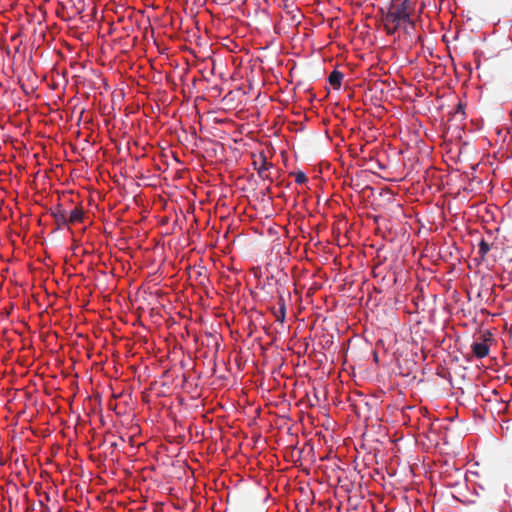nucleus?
<instances>
[{
    "label": "nucleus",
    "mask_w": 512,
    "mask_h": 512,
    "mask_svg": "<svg viewBox=\"0 0 512 512\" xmlns=\"http://www.w3.org/2000/svg\"><path fill=\"white\" fill-rule=\"evenodd\" d=\"M252 166L257 171L260 178L270 179L268 171L272 167V163L267 160V157L263 152L258 155H252Z\"/></svg>",
    "instance_id": "f03ea898"
},
{
    "label": "nucleus",
    "mask_w": 512,
    "mask_h": 512,
    "mask_svg": "<svg viewBox=\"0 0 512 512\" xmlns=\"http://www.w3.org/2000/svg\"><path fill=\"white\" fill-rule=\"evenodd\" d=\"M411 9V0H393L386 13L381 10L384 30L388 35H393L402 26L406 32H408V26L414 27L410 17Z\"/></svg>",
    "instance_id": "f257e3e1"
},
{
    "label": "nucleus",
    "mask_w": 512,
    "mask_h": 512,
    "mask_svg": "<svg viewBox=\"0 0 512 512\" xmlns=\"http://www.w3.org/2000/svg\"><path fill=\"white\" fill-rule=\"evenodd\" d=\"M291 174L295 177V182L297 184H304L308 180L307 176L302 171L293 172Z\"/></svg>",
    "instance_id": "9d476101"
},
{
    "label": "nucleus",
    "mask_w": 512,
    "mask_h": 512,
    "mask_svg": "<svg viewBox=\"0 0 512 512\" xmlns=\"http://www.w3.org/2000/svg\"><path fill=\"white\" fill-rule=\"evenodd\" d=\"M279 307L278 309L273 308L272 312L276 318V321L283 323L286 317V305L282 295L279 296Z\"/></svg>",
    "instance_id": "423d86ee"
},
{
    "label": "nucleus",
    "mask_w": 512,
    "mask_h": 512,
    "mask_svg": "<svg viewBox=\"0 0 512 512\" xmlns=\"http://www.w3.org/2000/svg\"><path fill=\"white\" fill-rule=\"evenodd\" d=\"M492 244H490L486 239L482 238L478 243V255L479 258L484 261L488 252L491 250Z\"/></svg>",
    "instance_id": "1a4fd4ad"
},
{
    "label": "nucleus",
    "mask_w": 512,
    "mask_h": 512,
    "mask_svg": "<svg viewBox=\"0 0 512 512\" xmlns=\"http://www.w3.org/2000/svg\"><path fill=\"white\" fill-rule=\"evenodd\" d=\"M61 7L66 10L69 18L77 17L84 12L85 2L84 0H63Z\"/></svg>",
    "instance_id": "7ed1b4c3"
},
{
    "label": "nucleus",
    "mask_w": 512,
    "mask_h": 512,
    "mask_svg": "<svg viewBox=\"0 0 512 512\" xmlns=\"http://www.w3.org/2000/svg\"><path fill=\"white\" fill-rule=\"evenodd\" d=\"M343 77L344 75L342 72L338 70H333L328 77V81L334 89H339L341 87Z\"/></svg>",
    "instance_id": "0eeeda50"
},
{
    "label": "nucleus",
    "mask_w": 512,
    "mask_h": 512,
    "mask_svg": "<svg viewBox=\"0 0 512 512\" xmlns=\"http://www.w3.org/2000/svg\"><path fill=\"white\" fill-rule=\"evenodd\" d=\"M53 217L58 227L68 225V213L66 212V210L62 208L61 205L57 206V208L53 212Z\"/></svg>",
    "instance_id": "39448f33"
},
{
    "label": "nucleus",
    "mask_w": 512,
    "mask_h": 512,
    "mask_svg": "<svg viewBox=\"0 0 512 512\" xmlns=\"http://www.w3.org/2000/svg\"><path fill=\"white\" fill-rule=\"evenodd\" d=\"M482 338V342H474L471 346L473 354L480 359L486 357L490 350L487 344L489 338L485 334L482 335Z\"/></svg>",
    "instance_id": "20e7f679"
},
{
    "label": "nucleus",
    "mask_w": 512,
    "mask_h": 512,
    "mask_svg": "<svg viewBox=\"0 0 512 512\" xmlns=\"http://www.w3.org/2000/svg\"><path fill=\"white\" fill-rule=\"evenodd\" d=\"M84 217V212L82 208L76 206L71 212L68 214V224H74L81 222Z\"/></svg>",
    "instance_id": "6e6552de"
}]
</instances>
